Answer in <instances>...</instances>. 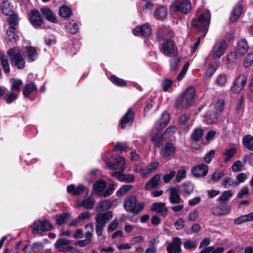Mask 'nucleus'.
Instances as JSON below:
<instances>
[{"label": "nucleus", "instance_id": "obj_1", "mask_svg": "<svg viewBox=\"0 0 253 253\" xmlns=\"http://www.w3.org/2000/svg\"><path fill=\"white\" fill-rule=\"evenodd\" d=\"M13 66L22 69L25 67V63L23 57V50L19 47L9 48L7 51Z\"/></svg>", "mask_w": 253, "mask_h": 253}, {"label": "nucleus", "instance_id": "obj_2", "mask_svg": "<svg viewBox=\"0 0 253 253\" xmlns=\"http://www.w3.org/2000/svg\"><path fill=\"white\" fill-rule=\"evenodd\" d=\"M195 90L192 86H189L176 99V107L183 108L190 106L195 96Z\"/></svg>", "mask_w": 253, "mask_h": 253}, {"label": "nucleus", "instance_id": "obj_3", "mask_svg": "<svg viewBox=\"0 0 253 253\" xmlns=\"http://www.w3.org/2000/svg\"><path fill=\"white\" fill-rule=\"evenodd\" d=\"M211 14L209 10H206L205 12L201 14L197 20L193 19L192 21V24L196 27L197 30L199 31L205 32L203 38H204L208 30V27L210 23Z\"/></svg>", "mask_w": 253, "mask_h": 253}, {"label": "nucleus", "instance_id": "obj_4", "mask_svg": "<svg viewBox=\"0 0 253 253\" xmlns=\"http://www.w3.org/2000/svg\"><path fill=\"white\" fill-rule=\"evenodd\" d=\"M143 203H137L135 196H130L124 202V208L126 211L133 213L137 214L144 208Z\"/></svg>", "mask_w": 253, "mask_h": 253}, {"label": "nucleus", "instance_id": "obj_5", "mask_svg": "<svg viewBox=\"0 0 253 253\" xmlns=\"http://www.w3.org/2000/svg\"><path fill=\"white\" fill-rule=\"evenodd\" d=\"M227 43L225 40L216 41L211 50L212 58L213 60L220 58L225 53L227 48Z\"/></svg>", "mask_w": 253, "mask_h": 253}, {"label": "nucleus", "instance_id": "obj_6", "mask_svg": "<svg viewBox=\"0 0 253 253\" xmlns=\"http://www.w3.org/2000/svg\"><path fill=\"white\" fill-rule=\"evenodd\" d=\"M172 36V33H169L168 36H167L166 33H161V37H159L160 40H162L164 42L160 50L166 55L171 54L174 51L173 43L170 39Z\"/></svg>", "mask_w": 253, "mask_h": 253}, {"label": "nucleus", "instance_id": "obj_7", "mask_svg": "<svg viewBox=\"0 0 253 253\" xmlns=\"http://www.w3.org/2000/svg\"><path fill=\"white\" fill-rule=\"evenodd\" d=\"M52 225L46 220L35 221L31 226L32 232L34 234H39L52 228Z\"/></svg>", "mask_w": 253, "mask_h": 253}, {"label": "nucleus", "instance_id": "obj_8", "mask_svg": "<svg viewBox=\"0 0 253 253\" xmlns=\"http://www.w3.org/2000/svg\"><path fill=\"white\" fill-rule=\"evenodd\" d=\"M171 8L174 12L188 13L191 9V3L187 0H179L173 3Z\"/></svg>", "mask_w": 253, "mask_h": 253}, {"label": "nucleus", "instance_id": "obj_9", "mask_svg": "<svg viewBox=\"0 0 253 253\" xmlns=\"http://www.w3.org/2000/svg\"><path fill=\"white\" fill-rule=\"evenodd\" d=\"M28 18L30 23L35 28L41 27L43 23L41 14L37 9H32L29 12Z\"/></svg>", "mask_w": 253, "mask_h": 253}, {"label": "nucleus", "instance_id": "obj_10", "mask_svg": "<svg viewBox=\"0 0 253 253\" xmlns=\"http://www.w3.org/2000/svg\"><path fill=\"white\" fill-rule=\"evenodd\" d=\"M204 134V131L202 129L197 128L194 130L191 134V145L192 147L198 149L202 144L201 139Z\"/></svg>", "mask_w": 253, "mask_h": 253}, {"label": "nucleus", "instance_id": "obj_11", "mask_svg": "<svg viewBox=\"0 0 253 253\" xmlns=\"http://www.w3.org/2000/svg\"><path fill=\"white\" fill-rule=\"evenodd\" d=\"M70 243L68 240L59 239L55 243V247L59 251L65 253H75L76 251L72 246L69 245Z\"/></svg>", "mask_w": 253, "mask_h": 253}, {"label": "nucleus", "instance_id": "obj_12", "mask_svg": "<svg viewBox=\"0 0 253 253\" xmlns=\"http://www.w3.org/2000/svg\"><path fill=\"white\" fill-rule=\"evenodd\" d=\"M112 217L113 213L111 211L97 213L95 217L96 224L105 226Z\"/></svg>", "mask_w": 253, "mask_h": 253}, {"label": "nucleus", "instance_id": "obj_13", "mask_svg": "<svg viewBox=\"0 0 253 253\" xmlns=\"http://www.w3.org/2000/svg\"><path fill=\"white\" fill-rule=\"evenodd\" d=\"M246 82V77L243 75H240L234 82L231 88L232 91L235 93H239L245 86Z\"/></svg>", "mask_w": 253, "mask_h": 253}, {"label": "nucleus", "instance_id": "obj_14", "mask_svg": "<svg viewBox=\"0 0 253 253\" xmlns=\"http://www.w3.org/2000/svg\"><path fill=\"white\" fill-rule=\"evenodd\" d=\"M132 32L135 36H149L151 34V28L149 25L144 24L141 26L136 27Z\"/></svg>", "mask_w": 253, "mask_h": 253}, {"label": "nucleus", "instance_id": "obj_15", "mask_svg": "<svg viewBox=\"0 0 253 253\" xmlns=\"http://www.w3.org/2000/svg\"><path fill=\"white\" fill-rule=\"evenodd\" d=\"M176 148L171 143H167L161 149V155L164 158H168L173 156Z\"/></svg>", "mask_w": 253, "mask_h": 253}, {"label": "nucleus", "instance_id": "obj_16", "mask_svg": "<svg viewBox=\"0 0 253 253\" xmlns=\"http://www.w3.org/2000/svg\"><path fill=\"white\" fill-rule=\"evenodd\" d=\"M181 244L180 239L175 237L168 246L167 251L169 253H179L180 251Z\"/></svg>", "mask_w": 253, "mask_h": 253}, {"label": "nucleus", "instance_id": "obj_17", "mask_svg": "<svg viewBox=\"0 0 253 253\" xmlns=\"http://www.w3.org/2000/svg\"><path fill=\"white\" fill-rule=\"evenodd\" d=\"M208 172V167L206 164H200L194 167L192 170L193 175L196 177H203Z\"/></svg>", "mask_w": 253, "mask_h": 253}, {"label": "nucleus", "instance_id": "obj_18", "mask_svg": "<svg viewBox=\"0 0 253 253\" xmlns=\"http://www.w3.org/2000/svg\"><path fill=\"white\" fill-rule=\"evenodd\" d=\"M125 159L124 157L121 156L117 158L116 164L115 165L110 163H107V167L109 168L110 169H112L118 170L117 172H122L125 170Z\"/></svg>", "mask_w": 253, "mask_h": 253}, {"label": "nucleus", "instance_id": "obj_19", "mask_svg": "<svg viewBox=\"0 0 253 253\" xmlns=\"http://www.w3.org/2000/svg\"><path fill=\"white\" fill-rule=\"evenodd\" d=\"M169 115L164 112L161 116L160 120L157 121L155 124V128L158 131L162 130L169 123Z\"/></svg>", "mask_w": 253, "mask_h": 253}, {"label": "nucleus", "instance_id": "obj_20", "mask_svg": "<svg viewBox=\"0 0 253 253\" xmlns=\"http://www.w3.org/2000/svg\"><path fill=\"white\" fill-rule=\"evenodd\" d=\"M133 113L131 109L129 108L120 121L122 128H124L127 126H130L133 122Z\"/></svg>", "mask_w": 253, "mask_h": 253}, {"label": "nucleus", "instance_id": "obj_21", "mask_svg": "<svg viewBox=\"0 0 253 253\" xmlns=\"http://www.w3.org/2000/svg\"><path fill=\"white\" fill-rule=\"evenodd\" d=\"M78 206L83 207L88 210L92 209L94 205L95 200L91 197H87L84 198L82 200H78L77 202Z\"/></svg>", "mask_w": 253, "mask_h": 253}, {"label": "nucleus", "instance_id": "obj_22", "mask_svg": "<svg viewBox=\"0 0 253 253\" xmlns=\"http://www.w3.org/2000/svg\"><path fill=\"white\" fill-rule=\"evenodd\" d=\"M168 16V9L164 5H161L156 8L154 16L155 18L158 20H164Z\"/></svg>", "mask_w": 253, "mask_h": 253}, {"label": "nucleus", "instance_id": "obj_23", "mask_svg": "<svg viewBox=\"0 0 253 253\" xmlns=\"http://www.w3.org/2000/svg\"><path fill=\"white\" fill-rule=\"evenodd\" d=\"M43 248L42 243H35L32 245H27L23 249V251L26 253H39Z\"/></svg>", "mask_w": 253, "mask_h": 253}, {"label": "nucleus", "instance_id": "obj_24", "mask_svg": "<svg viewBox=\"0 0 253 253\" xmlns=\"http://www.w3.org/2000/svg\"><path fill=\"white\" fill-rule=\"evenodd\" d=\"M41 11L44 18L52 23L56 22V17L54 12L48 7L43 6L41 8Z\"/></svg>", "mask_w": 253, "mask_h": 253}, {"label": "nucleus", "instance_id": "obj_25", "mask_svg": "<svg viewBox=\"0 0 253 253\" xmlns=\"http://www.w3.org/2000/svg\"><path fill=\"white\" fill-rule=\"evenodd\" d=\"M111 206L112 203L109 200H102L97 204L95 208V211L97 213L102 212L109 210Z\"/></svg>", "mask_w": 253, "mask_h": 253}, {"label": "nucleus", "instance_id": "obj_26", "mask_svg": "<svg viewBox=\"0 0 253 253\" xmlns=\"http://www.w3.org/2000/svg\"><path fill=\"white\" fill-rule=\"evenodd\" d=\"M243 11V7L241 4H236L234 7L231 13L230 19L232 22L236 21L240 17Z\"/></svg>", "mask_w": 253, "mask_h": 253}, {"label": "nucleus", "instance_id": "obj_27", "mask_svg": "<svg viewBox=\"0 0 253 253\" xmlns=\"http://www.w3.org/2000/svg\"><path fill=\"white\" fill-rule=\"evenodd\" d=\"M169 200L170 202L173 204L180 203L181 199L178 194L177 189L175 187H172L169 189Z\"/></svg>", "mask_w": 253, "mask_h": 253}, {"label": "nucleus", "instance_id": "obj_28", "mask_svg": "<svg viewBox=\"0 0 253 253\" xmlns=\"http://www.w3.org/2000/svg\"><path fill=\"white\" fill-rule=\"evenodd\" d=\"M161 177L160 174H157L150 179L145 185V189L150 190L152 188H155L159 185V183Z\"/></svg>", "mask_w": 253, "mask_h": 253}, {"label": "nucleus", "instance_id": "obj_29", "mask_svg": "<svg viewBox=\"0 0 253 253\" xmlns=\"http://www.w3.org/2000/svg\"><path fill=\"white\" fill-rule=\"evenodd\" d=\"M151 209L152 211H155L163 216H165L167 214V209L165 207V204L163 203H153Z\"/></svg>", "mask_w": 253, "mask_h": 253}, {"label": "nucleus", "instance_id": "obj_30", "mask_svg": "<svg viewBox=\"0 0 253 253\" xmlns=\"http://www.w3.org/2000/svg\"><path fill=\"white\" fill-rule=\"evenodd\" d=\"M84 189L85 187L82 184H80L76 187L73 184H71L67 187V192L74 195H79L84 192Z\"/></svg>", "mask_w": 253, "mask_h": 253}, {"label": "nucleus", "instance_id": "obj_31", "mask_svg": "<svg viewBox=\"0 0 253 253\" xmlns=\"http://www.w3.org/2000/svg\"><path fill=\"white\" fill-rule=\"evenodd\" d=\"M229 208L227 206H222L214 207L211 209V212L214 215H224L229 212Z\"/></svg>", "mask_w": 253, "mask_h": 253}, {"label": "nucleus", "instance_id": "obj_32", "mask_svg": "<svg viewBox=\"0 0 253 253\" xmlns=\"http://www.w3.org/2000/svg\"><path fill=\"white\" fill-rule=\"evenodd\" d=\"M112 175L117 177L120 181H125L127 182H130L134 180V175L132 174H124L122 172H113Z\"/></svg>", "mask_w": 253, "mask_h": 253}, {"label": "nucleus", "instance_id": "obj_33", "mask_svg": "<svg viewBox=\"0 0 253 253\" xmlns=\"http://www.w3.org/2000/svg\"><path fill=\"white\" fill-rule=\"evenodd\" d=\"M106 185V182L102 180H98L94 184V189L99 196H103V193L105 192Z\"/></svg>", "mask_w": 253, "mask_h": 253}, {"label": "nucleus", "instance_id": "obj_34", "mask_svg": "<svg viewBox=\"0 0 253 253\" xmlns=\"http://www.w3.org/2000/svg\"><path fill=\"white\" fill-rule=\"evenodd\" d=\"M253 221V214L251 212L249 214H245L235 218L234 220V223L235 224L239 225L247 222H250Z\"/></svg>", "mask_w": 253, "mask_h": 253}, {"label": "nucleus", "instance_id": "obj_35", "mask_svg": "<svg viewBox=\"0 0 253 253\" xmlns=\"http://www.w3.org/2000/svg\"><path fill=\"white\" fill-rule=\"evenodd\" d=\"M248 50V45L247 42L245 40H241L237 44V53L241 56L245 54Z\"/></svg>", "mask_w": 253, "mask_h": 253}, {"label": "nucleus", "instance_id": "obj_36", "mask_svg": "<svg viewBox=\"0 0 253 253\" xmlns=\"http://www.w3.org/2000/svg\"><path fill=\"white\" fill-rule=\"evenodd\" d=\"M37 89V87L34 83L31 82L26 84L23 88V94L25 97H28L29 95Z\"/></svg>", "mask_w": 253, "mask_h": 253}, {"label": "nucleus", "instance_id": "obj_37", "mask_svg": "<svg viewBox=\"0 0 253 253\" xmlns=\"http://www.w3.org/2000/svg\"><path fill=\"white\" fill-rule=\"evenodd\" d=\"M238 54L234 52H230L226 57V63L229 68H232L235 65Z\"/></svg>", "mask_w": 253, "mask_h": 253}, {"label": "nucleus", "instance_id": "obj_38", "mask_svg": "<svg viewBox=\"0 0 253 253\" xmlns=\"http://www.w3.org/2000/svg\"><path fill=\"white\" fill-rule=\"evenodd\" d=\"M8 40L11 42H14L18 40V36L15 33V27H9L6 31Z\"/></svg>", "mask_w": 253, "mask_h": 253}, {"label": "nucleus", "instance_id": "obj_39", "mask_svg": "<svg viewBox=\"0 0 253 253\" xmlns=\"http://www.w3.org/2000/svg\"><path fill=\"white\" fill-rule=\"evenodd\" d=\"M0 62L2 66L4 72L5 73H9L10 71L9 61L6 56L1 52H0Z\"/></svg>", "mask_w": 253, "mask_h": 253}, {"label": "nucleus", "instance_id": "obj_40", "mask_svg": "<svg viewBox=\"0 0 253 253\" xmlns=\"http://www.w3.org/2000/svg\"><path fill=\"white\" fill-rule=\"evenodd\" d=\"M27 56L30 61H34L37 58V50L33 46H27L26 48Z\"/></svg>", "mask_w": 253, "mask_h": 253}, {"label": "nucleus", "instance_id": "obj_41", "mask_svg": "<svg viewBox=\"0 0 253 253\" xmlns=\"http://www.w3.org/2000/svg\"><path fill=\"white\" fill-rule=\"evenodd\" d=\"M0 8L2 13L5 15H11L12 13L11 6L7 0H3L1 3Z\"/></svg>", "mask_w": 253, "mask_h": 253}, {"label": "nucleus", "instance_id": "obj_42", "mask_svg": "<svg viewBox=\"0 0 253 253\" xmlns=\"http://www.w3.org/2000/svg\"><path fill=\"white\" fill-rule=\"evenodd\" d=\"M151 140L153 142L155 146L159 147L163 142V136L160 132H156L152 135Z\"/></svg>", "mask_w": 253, "mask_h": 253}, {"label": "nucleus", "instance_id": "obj_43", "mask_svg": "<svg viewBox=\"0 0 253 253\" xmlns=\"http://www.w3.org/2000/svg\"><path fill=\"white\" fill-rule=\"evenodd\" d=\"M244 146L247 149L253 151V137L251 135H246L243 139Z\"/></svg>", "mask_w": 253, "mask_h": 253}, {"label": "nucleus", "instance_id": "obj_44", "mask_svg": "<svg viewBox=\"0 0 253 253\" xmlns=\"http://www.w3.org/2000/svg\"><path fill=\"white\" fill-rule=\"evenodd\" d=\"M10 82L11 84V88L13 91L19 92L20 87L23 84V82L19 79H11Z\"/></svg>", "mask_w": 253, "mask_h": 253}, {"label": "nucleus", "instance_id": "obj_45", "mask_svg": "<svg viewBox=\"0 0 253 253\" xmlns=\"http://www.w3.org/2000/svg\"><path fill=\"white\" fill-rule=\"evenodd\" d=\"M227 80V76L225 74H221L217 76L215 83L218 86L223 87L225 86Z\"/></svg>", "mask_w": 253, "mask_h": 253}, {"label": "nucleus", "instance_id": "obj_46", "mask_svg": "<svg viewBox=\"0 0 253 253\" xmlns=\"http://www.w3.org/2000/svg\"><path fill=\"white\" fill-rule=\"evenodd\" d=\"M59 13L62 18H67L71 15L72 10L67 6H62L59 9Z\"/></svg>", "mask_w": 253, "mask_h": 253}, {"label": "nucleus", "instance_id": "obj_47", "mask_svg": "<svg viewBox=\"0 0 253 253\" xmlns=\"http://www.w3.org/2000/svg\"><path fill=\"white\" fill-rule=\"evenodd\" d=\"M133 188L131 185H124L122 186L117 192V196L118 197H122L126 195Z\"/></svg>", "mask_w": 253, "mask_h": 253}, {"label": "nucleus", "instance_id": "obj_48", "mask_svg": "<svg viewBox=\"0 0 253 253\" xmlns=\"http://www.w3.org/2000/svg\"><path fill=\"white\" fill-rule=\"evenodd\" d=\"M157 247L156 246V241L153 239L149 242L148 248L145 250L146 253H157Z\"/></svg>", "mask_w": 253, "mask_h": 253}, {"label": "nucleus", "instance_id": "obj_49", "mask_svg": "<svg viewBox=\"0 0 253 253\" xmlns=\"http://www.w3.org/2000/svg\"><path fill=\"white\" fill-rule=\"evenodd\" d=\"M180 59L179 57L176 56L172 58L170 61V70L172 71H176L179 65Z\"/></svg>", "mask_w": 253, "mask_h": 253}, {"label": "nucleus", "instance_id": "obj_50", "mask_svg": "<svg viewBox=\"0 0 253 253\" xmlns=\"http://www.w3.org/2000/svg\"><path fill=\"white\" fill-rule=\"evenodd\" d=\"M70 217V213H63L59 216L56 217V222L58 225H61L64 223L66 220Z\"/></svg>", "mask_w": 253, "mask_h": 253}, {"label": "nucleus", "instance_id": "obj_51", "mask_svg": "<svg viewBox=\"0 0 253 253\" xmlns=\"http://www.w3.org/2000/svg\"><path fill=\"white\" fill-rule=\"evenodd\" d=\"M66 28L70 33L72 34H75L77 33L79 29V26L77 23L72 21L66 25Z\"/></svg>", "mask_w": 253, "mask_h": 253}, {"label": "nucleus", "instance_id": "obj_52", "mask_svg": "<svg viewBox=\"0 0 253 253\" xmlns=\"http://www.w3.org/2000/svg\"><path fill=\"white\" fill-rule=\"evenodd\" d=\"M181 190L182 192H184L188 194H190L193 192L194 188V186L192 183L190 182H187L182 185L181 186Z\"/></svg>", "mask_w": 253, "mask_h": 253}, {"label": "nucleus", "instance_id": "obj_53", "mask_svg": "<svg viewBox=\"0 0 253 253\" xmlns=\"http://www.w3.org/2000/svg\"><path fill=\"white\" fill-rule=\"evenodd\" d=\"M111 81L115 84L118 86H125L126 85V81L121 78H119L116 76H112L110 77Z\"/></svg>", "mask_w": 253, "mask_h": 253}, {"label": "nucleus", "instance_id": "obj_54", "mask_svg": "<svg viewBox=\"0 0 253 253\" xmlns=\"http://www.w3.org/2000/svg\"><path fill=\"white\" fill-rule=\"evenodd\" d=\"M183 246L186 249H195L197 246V243L195 240H187L183 243Z\"/></svg>", "mask_w": 253, "mask_h": 253}, {"label": "nucleus", "instance_id": "obj_55", "mask_svg": "<svg viewBox=\"0 0 253 253\" xmlns=\"http://www.w3.org/2000/svg\"><path fill=\"white\" fill-rule=\"evenodd\" d=\"M253 63V51L248 53L244 61V66L245 68L250 67Z\"/></svg>", "mask_w": 253, "mask_h": 253}, {"label": "nucleus", "instance_id": "obj_56", "mask_svg": "<svg viewBox=\"0 0 253 253\" xmlns=\"http://www.w3.org/2000/svg\"><path fill=\"white\" fill-rule=\"evenodd\" d=\"M236 152V149L234 148H231L226 150L224 153V161L226 162L230 161L232 157L235 154Z\"/></svg>", "mask_w": 253, "mask_h": 253}, {"label": "nucleus", "instance_id": "obj_57", "mask_svg": "<svg viewBox=\"0 0 253 253\" xmlns=\"http://www.w3.org/2000/svg\"><path fill=\"white\" fill-rule=\"evenodd\" d=\"M17 98V94L12 91L6 94L4 99L6 102L9 104L15 101Z\"/></svg>", "mask_w": 253, "mask_h": 253}, {"label": "nucleus", "instance_id": "obj_58", "mask_svg": "<svg viewBox=\"0 0 253 253\" xmlns=\"http://www.w3.org/2000/svg\"><path fill=\"white\" fill-rule=\"evenodd\" d=\"M247 179V175L245 173H240L236 176L235 186H238L240 183H243Z\"/></svg>", "mask_w": 253, "mask_h": 253}, {"label": "nucleus", "instance_id": "obj_59", "mask_svg": "<svg viewBox=\"0 0 253 253\" xmlns=\"http://www.w3.org/2000/svg\"><path fill=\"white\" fill-rule=\"evenodd\" d=\"M186 170L185 168L184 167L181 168L179 169L176 175V180L177 182H180L183 178H185L186 176Z\"/></svg>", "mask_w": 253, "mask_h": 253}, {"label": "nucleus", "instance_id": "obj_60", "mask_svg": "<svg viewBox=\"0 0 253 253\" xmlns=\"http://www.w3.org/2000/svg\"><path fill=\"white\" fill-rule=\"evenodd\" d=\"M215 154V151L214 150H211L204 156L203 158V160L207 163H210L211 160L214 158Z\"/></svg>", "mask_w": 253, "mask_h": 253}, {"label": "nucleus", "instance_id": "obj_61", "mask_svg": "<svg viewBox=\"0 0 253 253\" xmlns=\"http://www.w3.org/2000/svg\"><path fill=\"white\" fill-rule=\"evenodd\" d=\"M217 120V115L214 113H211L207 116V122L209 124H212L215 123Z\"/></svg>", "mask_w": 253, "mask_h": 253}, {"label": "nucleus", "instance_id": "obj_62", "mask_svg": "<svg viewBox=\"0 0 253 253\" xmlns=\"http://www.w3.org/2000/svg\"><path fill=\"white\" fill-rule=\"evenodd\" d=\"M233 192L231 190H229L224 191L219 197V200L221 201H225L228 200L230 197H232Z\"/></svg>", "mask_w": 253, "mask_h": 253}, {"label": "nucleus", "instance_id": "obj_63", "mask_svg": "<svg viewBox=\"0 0 253 253\" xmlns=\"http://www.w3.org/2000/svg\"><path fill=\"white\" fill-rule=\"evenodd\" d=\"M222 185L225 188H229L231 186H235V181L230 178L224 179L222 182Z\"/></svg>", "mask_w": 253, "mask_h": 253}, {"label": "nucleus", "instance_id": "obj_64", "mask_svg": "<svg viewBox=\"0 0 253 253\" xmlns=\"http://www.w3.org/2000/svg\"><path fill=\"white\" fill-rule=\"evenodd\" d=\"M115 190V185L113 183H110L108 187L105 190L103 193V197H108L110 196Z\"/></svg>", "mask_w": 253, "mask_h": 253}]
</instances>
